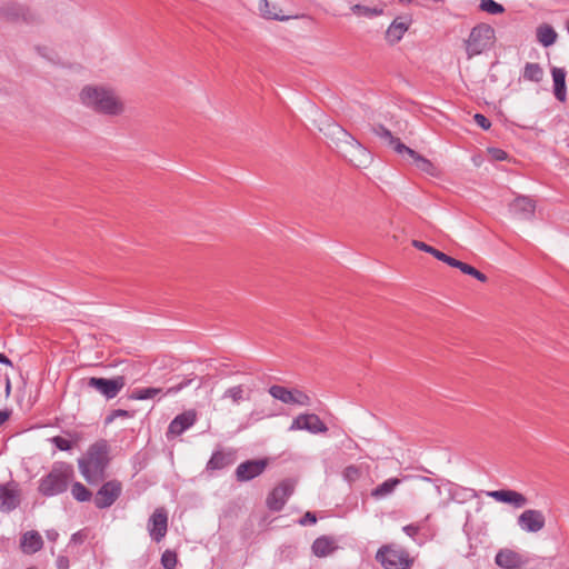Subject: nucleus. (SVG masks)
Wrapping results in <instances>:
<instances>
[{"label":"nucleus","instance_id":"obj_1","mask_svg":"<svg viewBox=\"0 0 569 569\" xmlns=\"http://www.w3.org/2000/svg\"><path fill=\"white\" fill-rule=\"evenodd\" d=\"M79 101L87 109L94 113L107 117H120L127 106L118 91L103 83L86 84L79 92Z\"/></svg>","mask_w":569,"mask_h":569},{"label":"nucleus","instance_id":"obj_2","mask_svg":"<svg viewBox=\"0 0 569 569\" xmlns=\"http://www.w3.org/2000/svg\"><path fill=\"white\" fill-rule=\"evenodd\" d=\"M108 463L109 446L106 440L90 446L87 453L78 460L79 470L90 485L98 483L104 478Z\"/></svg>","mask_w":569,"mask_h":569},{"label":"nucleus","instance_id":"obj_3","mask_svg":"<svg viewBox=\"0 0 569 569\" xmlns=\"http://www.w3.org/2000/svg\"><path fill=\"white\" fill-rule=\"evenodd\" d=\"M333 134L339 151L351 164L357 168H366L371 163L370 152L348 131L337 126Z\"/></svg>","mask_w":569,"mask_h":569},{"label":"nucleus","instance_id":"obj_4","mask_svg":"<svg viewBox=\"0 0 569 569\" xmlns=\"http://www.w3.org/2000/svg\"><path fill=\"white\" fill-rule=\"evenodd\" d=\"M74 477L71 465L59 462L54 463L51 471L41 478L39 482V492L46 497H52L64 492Z\"/></svg>","mask_w":569,"mask_h":569},{"label":"nucleus","instance_id":"obj_5","mask_svg":"<svg viewBox=\"0 0 569 569\" xmlns=\"http://www.w3.org/2000/svg\"><path fill=\"white\" fill-rule=\"evenodd\" d=\"M496 42L495 29L485 22L476 24L465 40V49L468 59L490 50Z\"/></svg>","mask_w":569,"mask_h":569},{"label":"nucleus","instance_id":"obj_6","mask_svg":"<svg viewBox=\"0 0 569 569\" xmlns=\"http://www.w3.org/2000/svg\"><path fill=\"white\" fill-rule=\"evenodd\" d=\"M267 392L274 401L289 407H309L312 402L309 393L299 387L273 383L268 387Z\"/></svg>","mask_w":569,"mask_h":569},{"label":"nucleus","instance_id":"obj_7","mask_svg":"<svg viewBox=\"0 0 569 569\" xmlns=\"http://www.w3.org/2000/svg\"><path fill=\"white\" fill-rule=\"evenodd\" d=\"M376 560L385 569H411L413 565V558L410 557L409 552L396 545H383L376 553Z\"/></svg>","mask_w":569,"mask_h":569},{"label":"nucleus","instance_id":"obj_8","mask_svg":"<svg viewBox=\"0 0 569 569\" xmlns=\"http://www.w3.org/2000/svg\"><path fill=\"white\" fill-rule=\"evenodd\" d=\"M0 14L11 22L30 23L36 20V14L31 8L19 0H8L0 6Z\"/></svg>","mask_w":569,"mask_h":569},{"label":"nucleus","instance_id":"obj_9","mask_svg":"<svg viewBox=\"0 0 569 569\" xmlns=\"http://www.w3.org/2000/svg\"><path fill=\"white\" fill-rule=\"evenodd\" d=\"M124 386L126 379L122 376H117L112 379L91 377L88 380V387L97 390L107 399L117 397Z\"/></svg>","mask_w":569,"mask_h":569},{"label":"nucleus","instance_id":"obj_10","mask_svg":"<svg viewBox=\"0 0 569 569\" xmlns=\"http://www.w3.org/2000/svg\"><path fill=\"white\" fill-rule=\"evenodd\" d=\"M122 485L118 480L104 482L97 491L93 502L98 509L110 508L121 496Z\"/></svg>","mask_w":569,"mask_h":569},{"label":"nucleus","instance_id":"obj_11","mask_svg":"<svg viewBox=\"0 0 569 569\" xmlns=\"http://www.w3.org/2000/svg\"><path fill=\"white\" fill-rule=\"evenodd\" d=\"M254 387L252 383H239L228 387L222 396L221 401L232 407H239L252 399Z\"/></svg>","mask_w":569,"mask_h":569},{"label":"nucleus","instance_id":"obj_12","mask_svg":"<svg viewBox=\"0 0 569 569\" xmlns=\"http://www.w3.org/2000/svg\"><path fill=\"white\" fill-rule=\"evenodd\" d=\"M519 528L528 533L541 531L546 526V517L541 510L527 509L517 518Z\"/></svg>","mask_w":569,"mask_h":569},{"label":"nucleus","instance_id":"obj_13","mask_svg":"<svg viewBox=\"0 0 569 569\" xmlns=\"http://www.w3.org/2000/svg\"><path fill=\"white\" fill-rule=\"evenodd\" d=\"M21 492L19 485L14 481L0 485V511L10 512L19 507Z\"/></svg>","mask_w":569,"mask_h":569},{"label":"nucleus","instance_id":"obj_14","mask_svg":"<svg viewBox=\"0 0 569 569\" xmlns=\"http://www.w3.org/2000/svg\"><path fill=\"white\" fill-rule=\"evenodd\" d=\"M293 489L295 483L291 480L286 479L280 482L267 498L268 508L272 511H280L292 495Z\"/></svg>","mask_w":569,"mask_h":569},{"label":"nucleus","instance_id":"obj_15","mask_svg":"<svg viewBox=\"0 0 569 569\" xmlns=\"http://www.w3.org/2000/svg\"><path fill=\"white\" fill-rule=\"evenodd\" d=\"M168 530V513L164 508H157L148 521V531L151 539L160 542Z\"/></svg>","mask_w":569,"mask_h":569},{"label":"nucleus","instance_id":"obj_16","mask_svg":"<svg viewBox=\"0 0 569 569\" xmlns=\"http://www.w3.org/2000/svg\"><path fill=\"white\" fill-rule=\"evenodd\" d=\"M268 466V459L247 460L236 469V478L240 482L249 481L261 475Z\"/></svg>","mask_w":569,"mask_h":569},{"label":"nucleus","instance_id":"obj_17","mask_svg":"<svg viewBox=\"0 0 569 569\" xmlns=\"http://www.w3.org/2000/svg\"><path fill=\"white\" fill-rule=\"evenodd\" d=\"M536 210V201L527 196H518L509 203V211L523 220L532 219Z\"/></svg>","mask_w":569,"mask_h":569},{"label":"nucleus","instance_id":"obj_18","mask_svg":"<svg viewBox=\"0 0 569 569\" xmlns=\"http://www.w3.org/2000/svg\"><path fill=\"white\" fill-rule=\"evenodd\" d=\"M487 496L498 502L509 503L515 508H522L528 503V499L522 493L510 489L488 491Z\"/></svg>","mask_w":569,"mask_h":569},{"label":"nucleus","instance_id":"obj_19","mask_svg":"<svg viewBox=\"0 0 569 569\" xmlns=\"http://www.w3.org/2000/svg\"><path fill=\"white\" fill-rule=\"evenodd\" d=\"M282 415H284V409L281 406L271 402L256 406L250 413V418L252 421L258 422L264 419L280 417Z\"/></svg>","mask_w":569,"mask_h":569},{"label":"nucleus","instance_id":"obj_20","mask_svg":"<svg viewBox=\"0 0 569 569\" xmlns=\"http://www.w3.org/2000/svg\"><path fill=\"white\" fill-rule=\"evenodd\" d=\"M495 561L497 566L503 569H518L525 563L521 555L511 549L499 550Z\"/></svg>","mask_w":569,"mask_h":569},{"label":"nucleus","instance_id":"obj_21","mask_svg":"<svg viewBox=\"0 0 569 569\" xmlns=\"http://www.w3.org/2000/svg\"><path fill=\"white\" fill-rule=\"evenodd\" d=\"M43 540L41 535L36 530L24 532L20 539L21 551L26 555H33L41 550Z\"/></svg>","mask_w":569,"mask_h":569},{"label":"nucleus","instance_id":"obj_22","mask_svg":"<svg viewBox=\"0 0 569 569\" xmlns=\"http://www.w3.org/2000/svg\"><path fill=\"white\" fill-rule=\"evenodd\" d=\"M337 549V540L330 536H321L317 538L311 546L312 553L318 558L328 557Z\"/></svg>","mask_w":569,"mask_h":569},{"label":"nucleus","instance_id":"obj_23","mask_svg":"<svg viewBox=\"0 0 569 569\" xmlns=\"http://www.w3.org/2000/svg\"><path fill=\"white\" fill-rule=\"evenodd\" d=\"M398 147L400 148V150H402V154H407L420 171L426 172L431 176H433L436 173V167L433 166V163L430 160L420 156L418 152H416L413 149H411L407 146H398Z\"/></svg>","mask_w":569,"mask_h":569},{"label":"nucleus","instance_id":"obj_24","mask_svg":"<svg viewBox=\"0 0 569 569\" xmlns=\"http://www.w3.org/2000/svg\"><path fill=\"white\" fill-rule=\"evenodd\" d=\"M409 24L401 19H395L392 23L388 27L385 38L389 44L398 43L408 31Z\"/></svg>","mask_w":569,"mask_h":569},{"label":"nucleus","instance_id":"obj_25","mask_svg":"<svg viewBox=\"0 0 569 569\" xmlns=\"http://www.w3.org/2000/svg\"><path fill=\"white\" fill-rule=\"evenodd\" d=\"M258 9L260 11L261 17L269 20H278V21H288L292 18H298V16H283L281 14V10L273 3H270L268 0H260Z\"/></svg>","mask_w":569,"mask_h":569},{"label":"nucleus","instance_id":"obj_26","mask_svg":"<svg viewBox=\"0 0 569 569\" xmlns=\"http://www.w3.org/2000/svg\"><path fill=\"white\" fill-rule=\"evenodd\" d=\"M537 41L545 48L551 47L558 39V33L548 23L539 24L536 29Z\"/></svg>","mask_w":569,"mask_h":569},{"label":"nucleus","instance_id":"obj_27","mask_svg":"<svg viewBox=\"0 0 569 569\" xmlns=\"http://www.w3.org/2000/svg\"><path fill=\"white\" fill-rule=\"evenodd\" d=\"M445 263H447L450 267L459 269L462 273L469 274V276L476 278L477 280H479L481 282H486L488 280V278H487V276L485 273L480 272L479 270H477L472 266H470L468 263H465V262H462L460 260H457V259H455V258H452L450 256H447V258L445 260Z\"/></svg>","mask_w":569,"mask_h":569},{"label":"nucleus","instance_id":"obj_28","mask_svg":"<svg viewBox=\"0 0 569 569\" xmlns=\"http://www.w3.org/2000/svg\"><path fill=\"white\" fill-rule=\"evenodd\" d=\"M327 421L313 412H301L292 420L290 427H326Z\"/></svg>","mask_w":569,"mask_h":569},{"label":"nucleus","instance_id":"obj_29","mask_svg":"<svg viewBox=\"0 0 569 569\" xmlns=\"http://www.w3.org/2000/svg\"><path fill=\"white\" fill-rule=\"evenodd\" d=\"M552 80L555 86V97L563 102L567 99L566 93V71L562 68H553L552 71Z\"/></svg>","mask_w":569,"mask_h":569},{"label":"nucleus","instance_id":"obj_30","mask_svg":"<svg viewBox=\"0 0 569 569\" xmlns=\"http://www.w3.org/2000/svg\"><path fill=\"white\" fill-rule=\"evenodd\" d=\"M372 131L376 136H378L379 138L387 141V143L390 147H392L397 153L402 154V150H400V148L398 146H405V144L398 138H395L390 130H388L386 127L379 124V126L373 127Z\"/></svg>","mask_w":569,"mask_h":569},{"label":"nucleus","instance_id":"obj_31","mask_svg":"<svg viewBox=\"0 0 569 569\" xmlns=\"http://www.w3.org/2000/svg\"><path fill=\"white\" fill-rule=\"evenodd\" d=\"M400 483V479L398 478H389L379 486H377L372 491L371 496L376 499H382L391 495L396 487Z\"/></svg>","mask_w":569,"mask_h":569},{"label":"nucleus","instance_id":"obj_32","mask_svg":"<svg viewBox=\"0 0 569 569\" xmlns=\"http://www.w3.org/2000/svg\"><path fill=\"white\" fill-rule=\"evenodd\" d=\"M198 412L194 409H188L178 415L169 427H192L197 421Z\"/></svg>","mask_w":569,"mask_h":569},{"label":"nucleus","instance_id":"obj_33","mask_svg":"<svg viewBox=\"0 0 569 569\" xmlns=\"http://www.w3.org/2000/svg\"><path fill=\"white\" fill-rule=\"evenodd\" d=\"M523 78L532 82H540L543 78V69L539 63L528 62L523 68Z\"/></svg>","mask_w":569,"mask_h":569},{"label":"nucleus","instance_id":"obj_34","mask_svg":"<svg viewBox=\"0 0 569 569\" xmlns=\"http://www.w3.org/2000/svg\"><path fill=\"white\" fill-rule=\"evenodd\" d=\"M163 390L161 388H139L134 389L130 396L131 399L134 400H147V399H154L159 396H162Z\"/></svg>","mask_w":569,"mask_h":569},{"label":"nucleus","instance_id":"obj_35","mask_svg":"<svg viewBox=\"0 0 569 569\" xmlns=\"http://www.w3.org/2000/svg\"><path fill=\"white\" fill-rule=\"evenodd\" d=\"M411 244L418 249V250H421L423 252H427V253H430L432 254L436 259L445 262L446 258L448 254L439 251L438 249L425 243L423 241H420V240H412L411 241Z\"/></svg>","mask_w":569,"mask_h":569},{"label":"nucleus","instance_id":"obj_36","mask_svg":"<svg viewBox=\"0 0 569 569\" xmlns=\"http://www.w3.org/2000/svg\"><path fill=\"white\" fill-rule=\"evenodd\" d=\"M230 463L229 458L222 452H214L207 463L208 470H219L227 467Z\"/></svg>","mask_w":569,"mask_h":569},{"label":"nucleus","instance_id":"obj_37","mask_svg":"<svg viewBox=\"0 0 569 569\" xmlns=\"http://www.w3.org/2000/svg\"><path fill=\"white\" fill-rule=\"evenodd\" d=\"M71 493L72 497L80 502L89 501L92 497L91 491L87 489L84 485L78 481L71 486Z\"/></svg>","mask_w":569,"mask_h":569},{"label":"nucleus","instance_id":"obj_38","mask_svg":"<svg viewBox=\"0 0 569 569\" xmlns=\"http://www.w3.org/2000/svg\"><path fill=\"white\" fill-rule=\"evenodd\" d=\"M479 8L490 14H501L505 12L503 6L495 0H480Z\"/></svg>","mask_w":569,"mask_h":569},{"label":"nucleus","instance_id":"obj_39","mask_svg":"<svg viewBox=\"0 0 569 569\" xmlns=\"http://www.w3.org/2000/svg\"><path fill=\"white\" fill-rule=\"evenodd\" d=\"M351 11L357 16L373 17L379 16L382 10L377 8H369L361 4H355L351 7Z\"/></svg>","mask_w":569,"mask_h":569},{"label":"nucleus","instance_id":"obj_40","mask_svg":"<svg viewBox=\"0 0 569 569\" xmlns=\"http://www.w3.org/2000/svg\"><path fill=\"white\" fill-rule=\"evenodd\" d=\"M178 562L177 553L171 550H166L161 556V565L164 569H174Z\"/></svg>","mask_w":569,"mask_h":569},{"label":"nucleus","instance_id":"obj_41","mask_svg":"<svg viewBox=\"0 0 569 569\" xmlns=\"http://www.w3.org/2000/svg\"><path fill=\"white\" fill-rule=\"evenodd\" d=\"M473 119L475 122L483 130H488L491 126L490 121L481 113H476L473 116Z\"/></svg>","mask_w":569,"mask_h":569},{"label":"nucleus","instance_id":"obj_42","mask_svg":"<svg viewBox=\"0 0 569 569\" xmlns=\"http://www.w3.org/2000/svg\"><path fill=\"white\" fill-rule=\"evenodd\" d=\"M191 382V380H186V381H182L181 383L177 385V386H173V387H170L166 390V392L162 393V396H168V395H176L178 393L179 391H181L183 388H186L187 386H189Z\"/></svg>","mask_w":569,"mask_h":569},{"label":"nucleus","instance_id":"obj_43","mask_svg":"<svg viewBox=\"0 0 569 569\" xmlns=\"http://www.w3.org/2000/svg\"><path fill=\"white\" fill-rule=\"evenodd\" d=\"M191 382V380H186V381H182L181 383L177 385V386H173V387H170L166 390V392L162 393V396H168V395H176L178 393L179 391H181L183 388H186L187 386H189Z\"/></svg>","mask_w":569,"mask_h":569},{"label":"nucleus","instance_id":"obj_44","mask_svg":"<svg viewBox=\"0 0 569 569\" xmlns=\"http://www.w3.org/2000/svg\"><path fill=\"white\" fill-rule=\"evenodd\" d=\"M131 416H132L131 412H129L127 410L118 409V410L112 411L111 415L106 418V423H111L118 417H131Z\"/></svg>","mask_w":569,"mask_h":569},{"label":"nucleus","instance_id":"obj_45","mask_svg":"<svg viewBox=\"0 0 569 569\" xmlns=\"http://www.w3.org/2000/svg\"><path fill=\"white\" fill-rule=\"evenodd\" d=\"M53 442L60 450H69L71 448V441L62 437H54Z\"/></svg>","mask_w":569,"mask_h":569},{"label":"nucleus","instance_id":"obj_46","mask_svg":"<svg viewBox=\"0 0 569 569\" xmlns=\"http://www.w3.org/2000/svg\"><path fill=\"white\" fill-rule=\"evenodd\" d=\"M489 153L491 154V157L495 160H498V161H502V160L507 159V152L503 151L502 149L492 148V149H489Z\"/></svg>","mask_w":569,"mask_h":569},{"label":"nucleus","instance_id":"obj_47","mask_svg":"<svg viewBox=\"0 0 569 569\" xmlns=\"http://www.w3.org/2000/svg\"><path fill=\"white\" fill-rule=\"evenodd\" d=\"M403 532L409 537L413 538L420 530V527L417 525H407L402 528Z\"/></svg>","mask_w":569,"mask_h":569},{"label":"nucleus","instance_id":"obj_48","mask_svg":"<svg viewBox=\"0 0 569 569\" xmlns=\"http://www.w3.org/2000/svg\"><path fill=\"white\" fill-rule=\"evenodd\" d=\"M317 522V518H316V515L308 511L306 512V515L303 516V518L300 520V523L302 526H306V525H313Z\"/></svg>","mask_w":569,"mask_h":569},{"label":"nucleus","instance_id":"obj_49","mask_svg":"<svg viewBox=\"0 0 569 569\" xmlns=\"http://www.w3.org/2000/svg\"><path fill=\"white\" fill-rule=\"evenodd\" d=\"M56 566L57 569H69V559L66 556H59Z\"/></svg>","mask_w":569,"mask_h":569},{"label":"nucleus","instance_id":"obj_50","mask_svg":"<svg viewBox=\"0 0 569 569\" xmlns=\"http://www.w3.org/2000/svg\"><path fill=\"white\" fill-rule=\"evenodd\" d=\"M186 429H168L167 431V439L172 440L176 437L180 436Z\"/></svg>","mask_w":569,"mask_h":569},{"label":"nucleus","instance_id":"obj_51","mask_svg":"<svg viewBox=\"0 0 569 569\" xmlns=\"http://www.w3.org/2000/svg\"><path fill=\"white\" fill-rule=\"evenodd\" d=\"M358 473H359V472H358V469H357L356 467H352V466H350V467L346 468V470H345V476H346L347 478H349V479L357 478V477H358Z\"/></svg>","mask_w":569,"mask_h":569},{"label":"nucleus","instance_id":"obj_52","mask_svg":"<svg viewBox=\"0 0 569 569\" xmlns=\"http://www.w3.org/2000/svg\"><path fill=\"white\" fill-rule=\"evenodd\" d=\"M10 416H11V410H8V409L0 410V426L6 423L9 420Z\"/></svg>","mask_w":569,"mask_h":569},{"label":"nucleus","instance_id":"obj_53","mask_svg":"<svg viewBox=\"0 0 569 569\" xmlns=\"http://www.w3.org/2000/svg\"><path fill=\"white\" fill-rule=\"evenodd\" d=\"M46 537L49 541L56 542L59 537V533L54 529H49L46 531Z\"/></svg>","mask_w":569,"mask_h":569},{"label":"nucleus","instance_id":"obj_54","mask_svg":"<svg viewBox=\"0 0 569 569\" xmlns=\"http://www.w3.org/2000/svg\"><path fill=\"white\" fill-rule=\"evenodd\" d=\"M0 362L4 363L7 366H12L11 360L7 356H4L3 353H0Z\"/></svg>","mask_w":569,"mask_h":569},{"label":"nucleus","instance_id":"obj_55","mask_svg":"<svg viewBox=\"0 0 569 569\" xmlns=\"http://www.w3.org/2000/svg\"><path fill=\"white\" fill-rule=\"evenodd\" d=\"M308 430L311 432H322V431H326L327 429L319 428V429H308Z\"/></svg>","mask_w":569,"mask_h":569},{"label":"nucleus","instance_id":"obj_56","mask_svg":"<svg viewBox=\"0 0 569 569\" xmlns=\"http://www.w3.org/2000/svg\"><path fill=\"white\" fill-rule=\"evenodd\" d=\"M79 536H80V532H76L72 535V540L76 541V540H79Z\"/></svg>","mask_w":569,"mask_h":569},{"label":"nucleus","instance_id":"obj_57","mask_svg":"<svg viewBox=\"0 0 569 569\" xmlns=\"http://www.w3.org/2000/svg\"><path fill=\"white\" fill-rule=\"evenodd\" d=\"M10 387H11V385H10V380L8 379V380H7V383H6V390H7V392H9V391H10Z\"/></svg>","mask_w":569,"mask_h":569}]
</instances>
